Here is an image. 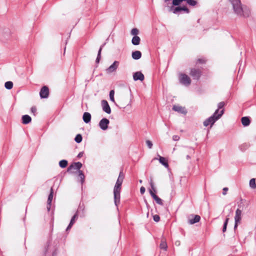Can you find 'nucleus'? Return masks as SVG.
<instances>
[{
  "instance_id": "12",
  "label": "nucleus",
  "mask_w": 256,
  "mask_h": 256,
  "mask_svg": "<svg viewBox=\"0 0 256 256\" xmlns=\"http://www.w3.org/2000/svg\"><path fill=\"white\" fill-rule=\"evenodd\" d=\"M101 103L102 110L106 113L110 114L111 113V109L108 102L106 100H102Z\"/></svg>"
},
{
  "instance_id": "28",
  "label": "nucleus",
  "mask_w": 256,
  "mask_h": 256,
  "mask_svg": "<svg viewBox=\"0 0 256 256\" xmlns=\"http://www.w3.org/2000/svg\"><path fill=\"white\" fill-rule=\"evenodd\" d=\"M5 88L8 90H10L12 88L13 83L10 81L6 82L4 84Z\"/></svg>"
},
{
  "instance_id": "34",
  "label": "nucleus",
  "mask_w": 256,
  "mask_h": 256,
  "mask_svg": "<svg viewBox=\"0 0 256 256\" xmlns=\"http://www.w3.org/2000/svg\"><path fill=\"white\" fill-rule=\"evenodd\" d=\"M79 176L81 180V182L82 184L84 180V176L82 170H78Z\"/></svg>"
},
{
  "instance_id": "31",
  "label": "nucleus",
  "mask_w": 256,
  "mask_h": 256,
  "mask_svg": "<svg viewBox=\"0 0 256 256\" xmlns=\"http://www.w3.org/2000/svg\"><path fill=\"white\" fill-rule=\"evenodd\" d=\"M59 165L62 168H64L68 165V162L66 160H62L59 162Z\"/></svg>"
},
{
  "instance_id": "18",
  "label": "nucleus",
  "mask_w": 256,
  "mask_h": 256,
  "mask_svg": "<svg viewBox=\"0 0 256 256\" xmlns=\"http://www.w3.org/2000/svg\"><path fill=\"white\" fill-rule=\"evenodd\" d=\"M82 118L84 121L88 124L90 121L91 115L89 112H85L83 114Z\"/></svg>"
},
{
  "instance_id": "33",
  "label": "nucleus",
  "mask_w": 256,
  "mask_h": 256,
  "mask_svg": "<svg viewBox=\"0 0 256 256\" xmlns=\"http://www.w3.org/2000/svg\"><path fill=\"white\" fill-rule=\"evenodd\" d=\"M138 30L136 28H134L131 30L130 34L134 36H137L138 34Z\"/></svg>"
},
{
  "instance_id": "47",
  "label": "nucleus",
  "mask_w": 256,
  "mask_h": 256,
  "mask_svg": "<svg viewBox=\"0 0 256 256\" xmlns=\"http://www.w3.org/2000/svg\"><path fill=\"white\" fill-rule=\"evenodd\" d=\"M186 158H187L188 160H189V159L190 158V156L188 155V156H186Z\"/></svg>"
},
{
  "instance_id": "17",
  "label": "nucleus",
  "mask_w": 256,
  "mask_h": 256,
  "mask_svg": "<svg viewBox=\"0 0 256 256\" xmlns=\"http://www.w3.org/2000/svg\"><path fill=\"white\" fill-rule=\"evenodd\" d=\"M181 10H184L186 12V13H188L189 10L186 6H178L175 8L173 10V12L174 14H178L179 12Z\"/></svg>"
},
{
  "instance_id": "15",
  "label": "nucleus",
  "mask_w": 256,
  "mask_h": 256,
  "mask_svg": "<svg viewBox=\"0 0 256 256\" xmlns=\"http://www.w3.org/2000/svg\"><path fill=\"white\" fill-rule=\"evenodd\" d=\"M172 109L174 111L178 112L182 114H185L186 113V111L185 108L180 106L174 105L173 106Z\"/></svg>"
},
{
  "instance_id": "8",
  "label": "nucleus",
  "mask_w": 256,
  "mask_h": 256,
  "mask_svg": "<svg viewBox=\"0 0 256 256\" xmlns=\"http://www.w3.org/2000/svg\"><path fill=\"white\" fill-rule=\"evenodd\" d=\"M109 123L110 121L108 119L106 118H103L100 120L98 125L102 130H105L108 129Z\"/></svg>"
},
{
  "instance_id": "32",
  "label": "nucleus",
  "mask_w": 256,
  "mask_h": 256,
  "mask_svg": "<svg viewBox=\"0 0 256 256\" xmlns=\"http://www.w3.org/2000/svg\"><path fill=\"white\" fill-rule=\"evenodd\" d=\"M74 140L77 143H80L82 141V135L80 134H77L75 138H74Z\"/></svg>"
},
{
  "instance_id": "30",
  "label": "nucleus",
  "mask_w": 256,
  "mask_h": 256,
  "mask_svg": "<svg viewBox=\"0 0 256 256\" xmlns=\"http://www.w3.org/2000/svg\"><path fill=\"white\" fill-rule=\"evenodd\" d=\"M250 186L252 188H256V180L254 178H252L250 181Z\"/></svg>"
},
{
  "instance_id": "21",
  "label": "nucleus",
  "mask_w": 256,
  "mask_h": 256,
  "mask_svg": "<svg viewBox=\"0 0 256 256\" xmlns=\"http://www.w3.org/2000/svg\"><path fill=\"white\" fill-rule=\"evenodd\" d=\"M32 120V118L28 115H24L22 116V122L24 124H28Z\"/></svg>"
},
{
  "instance_id": "9",
  "label": "nucleus",
  "mask_w": 256,
  "mask_h": 256,
  "mask_svg": "<svg viewBox=\"0 0 256 256\" xmlns=\"http://www.w3.org/2000/svg\"><path fill=\"white\" fill-rule=\"evenodd\" d=\"M119 65V62L118 61H114L113 64L110 66L106 70V72L108 74H110L114 72H115L118 66Z\"/></svg>"
},
{
  "instance_id": "22",
  "label": "nucleus",
  "mask_w": 256,
  "mask_h": 256,
  "mask_svg": "<svg viewBox=\"0 0 256 256\" xmlns=\"http://www.w3.org/2000/svg\"><path fill=\"white\" fill-rule=\"evenodd\" d=\"M82 164L80 162H76L70 166L68 170L70 168H74V170H80V169L82 168Z\"/></svg>"
},
{
  "instance_id": "27",
  "label": "nucleus",
  "mask_w": 256,
  "mask_h": 256,
  "mask_svg": "<svg viewBox=\"0 0 256 256\" xmlns=\"http://www.w3.org/2000/svg\"><path fill=\"white\" fill-rule=\"evenodd\" d=\"M160 247L161 249H163L165 250H167L168 246L165 240H162Z\"/></svg>"
},
{
  "instance_id": "20",
  "label": "nucleus",
  "mask_w": 256,
  "mask_h": 256,
  "mask_svg": "<svg viewBox=\"0 0 256 256\" xmlns=\"http://www.w3.org/2000/svg\"><path fill=\"white\" fill-rule=\"evenodd\" d=\"M132 58L134 60H138L142 56V54L140 51L136 50L132 52Z\"/></svg>"
},
{
  "instance_id": "4",
  "label": "nucleus",
  "mask_w": 256,
  "mask_h": 256,
  "mask_svg": "<svg viewBox=\"0 0 256 256\" xmlns=\"http://www.w3.org/2000/svg\"><path fill=\"white\" fill-rule=\"evenodd\" d=\"M121 190V186L115 185L114 190V203L116 206L120 202V192Z\"/></svg>"
},
{
  "instance_id": "40",
  "label": "nucleus",
  "mask_w": 256,
  "mask_h": 256,
  "mask_svg": "<svg viewBox=\"0 0 256 256\" xmlns=\"http://www.w3.org/2000/svg\"><path fill=\"white\" fill-rule=\"evenodd\" d=\"M31 112L34 114L35 115L36 114V106H32V108H31Z\"/></svg>"
},
{
  "instance_id": "45",
  "label": "nucleus",
  "mask_w": 256,
  "mask_h": 256,
  "mask_svg": "<svg viewBox=\"0 0 256 256\" xmlns=\"http://www.w3.org/2000/svg\"><path fill=\"white\" fill-rule=\"evenodd\" d=\"M82 155H83V152H80V153L78 154V158H80V157H82Z\"/></svg>"
},
{
  "instance_id": "36",
  "label": "nucleus",
  "mask_w": 256,
  "mask_h": 256,
  "mask_svg": "<svg viewBox=\"0 0 256 256\" xmlns=\"http://www.w3.org/2000/svg\"><path fill=\"white\" fill-rule=\"evenodd\" d=\"M228 220H229V218H227L226 219V220H225V222H224V224L223 228H222V232H225L226 231V226H227V225H228Z\"/></svg>"
},
{
  "instance_id": "29",
  "label": "nucleus",
  "mask_w": 256,
  "mask_h": 256,
  "mask_svg": "<svg viewBox=\"0 0 256 256\" xmlns=\"http://www.w3.org/2000/svg\"><path fill=\"white\" fill-rule=\"evenodd\" d=\"M114 90H111L110 92V100L116 104V102L114 100Z\"/></svg>"
},
{
  "instance_id": "5",
  "label": "nucleus",
  "mask_w": 256,
  "mask_h": 256,
  "mask_svg": "<svg viewBox=\"0 0 256 256\" xmlns=\"http://www.w3.org/2000/svg\"><path fill=\"white\" fill-rule=\"evenodd\" d=\"M150 186H151V188H152V190H150V193L151 195V196L153 198L156 200V202L157 204H160V205H163V202H162V200L161 198H158L156 194H154V192H152V190H154V192L156 191L155 190V188L154 187V183L153 182H152V180H151L150 182Z\"/></svg>"
},
{
  "instance_id": "14",
  "label": "nucleus",
  "mask_w": 256,
  "mask_h": 256,
  "mask_svg": "<svg viewBox=\"0 0 256 256\" xmlns=\"http://www.w3.org/2000/svg\"><path fill=\"white\" fill-rule=\"evenodd\" d=\"M53 194H54L53 189H52V188H51L50 192V194L48 196V199L47 209H48V211H49L50 208L52 201V200L53 198Z\"/></svg>"
},
{
  "instance_id": "46",
  "label": "nucleus",
  "mask_w": 256,
  "mask_h": 256,
  "mask_svg": "<svg viewBox=\"0 0 256 256\" xmlns=\"http://www.w3.org/2000/svg\"><path fill=\"white\" fill-rule=\"evenodd\" d=\"M198 62H204L205 60H202V59H198Z\"/></svg>"
},
{
  "instance_id": "49",
  "label": "nucleus",
  "mask_w": 256,
  "mask_h": 256,
  "mask_svg": "<svg viewBox=\"0 0 256 256\" xmlns=\"http://www.w3.org/2000/svg\"><path fill=\"white\" fill-rule=\"evenodd\" d=\"M169 0H164L165 2H168V1Z\"/></svg>"
},
{
  "instance_id": "44",
  "label": "nucleus",
  "mask_w": 256,
  "mask_h": 256,
  "mask_svg": "<svg viewBox=\"0 0 256 256\" xmlns=\"http://www.w3.org/2000/svg\"><path fill=\"white\" fill-rule=\"evenodd\" d=\"M175 245L176 246H180V240H176V242H175Z\"/></svg>"
},
{
  "instance_id": "24",
  "label": "nucleus",
  "mask_w": 256,
  "mask_h": 256,
  "mask_svg": "<svg viewBox=\"0 0 256 256\" xmlns=\"http://www.w3.org/2000/svg\"><path fill=\"white\" fill-rule=\"evenodd\" d=\"M78 218V214H76L72 218L70 223L66 228V230H68L72 226L73 224L74 223L76 220Z\"/></svg>"
},
{
  "instance_id": "10",
  "label": "nucleus",
  "mask_w": 256,
  "mask_h": 256,
  "mask_svg": "<svg viewBox=\"0 0 256 256\" xmlns=\"http://www.w3.org/2000/svg\"><path fill=\"white\" fill-rule=\"evenodd\" d=\"M190 74L194 79L198 80L201 76V72L198 69L192 68L191 70Z\"/></svg>"
},
{
  "instance_id": "25",
  "label": "nucleus",
  "mask_w": 256,
  "mask_h": 256,
  "mask_svg": "<svg viewBox=\"0 0 256 256\" xmlns=\"http://www.w3.org/2000/svg\"><path fill=\"white\" fill-rule=\"evenodd\" d=\"M140 38L138 36H134L132 40V42L134 45H138L140 43Z\"/></svg>"
},
{
  "instance_id": "1",
  "label": "nucleus",
  "mask_w": 256,
  "mask_h": 256,
  "mask_svg": "<svg viewBox=\"0 0 256 256\" xmlns=\"http://www.w3.org/2000/svg\"><path fill=\"white\" fill-rule=\"evenodd\" d=\"M232 6L234 13L238 16L248 18L251 14V10L246 6H242L240 0H228Z\"/></svg>"
},
{
  "instance_id": "48",
  "label": "nucleus",
  "mask_w": 256,
  "mask_h": 256,
  "mask_svg": "<svg viewBox=\"0 0 256 256\" xmlns=\"http://www.w3.org/2000/svg\"><path fill=\"white\" fill-rule=\"evenodd\" d=\"M140 182L142 183V180H140Z\"/></svg>"
},
{
  "instance_id": "19",
  "label": "nucleus",
  "mask_w": 256,
  "mask_h": 256,
  "mask_svg": "<svg viewBox=\"0 0 256 256\" xmlns=\"http://www.w3.org/2000/svg\"><path fill=\"white\" fill-rule=\"evenodd\" d=\"M159 156V162H160L166 168H168V160L166 159L165 158L158 156Z\"/></svg>"
},
{
  "instance_id": "39",
  "label": "nucleus",
  "mask_w": 256,
  "mask_h": 256,
  "mask_svg": "<svg viewBox=\"0 0 256 256\" xmlns=\"http://www.w3.org/2000/svg\"><path fill=\"white\" fill-rule=\"evenodd\" d=\"M153 219L156 222H159L160 218L159 216L156 214L153 216Z\"/></svg>"
},
{
  "instance_id": "35",
  "label": "nucleus",
  "mask_w": 256,
  "mask_h": 256,
  "mask_svg": "<svg viewBox=\"0 0 256 256\" xmlns=\"http://www.w3.org/2000/svg\"><path fill=\"white\" fill-rule=\"evenodd\" d=\"M104 46V45H103V46H102L100 48V50H98V56H97V58H96V62L97 63H98V62H100V54H101V51H102V46Z\"/></svg>"
},
{
  "instance_id": "23",
  "label": "nucleus",
  "mask_w": 256,
  "mask_h": 256,
  "mask_svg": "<svg viewBox=\"0 0 256 256\" xmlns=\"http://www.w3.org/2000/svg\"><path fill=\"white\" fill-rule=\"evenodd\" d=\"M124 178V175L122 172H120V173L118 178L116 182V185L121 186L122 182H123Z\"/></svg>"
},
{
  "instance_id": "11",
  "label": "nucleus",
  "mask_w": 256,
  "mask_h": 256,
  "mask_svg": "<svg viewBox=\"0 0 256 256\" xmlns=\"http://www.w3.org/2000/svg\"><path fill=\"white\" fill-rule=\"evenodd\" d=\"M49 94V90L47 86H43L40 92V95L42 98H47Z\"/></svg>"
},
{
  "instance_id": "13",
  "label": "nucleus",
  "mask_w": 256,
  "mask_h": 256,
  "mask_svg": "<svg viewBox=\"0 0 256 256\" xmlns=\"http://www.w3.org/2000/svg\"><path fill=\"white\" fill-rule=\"evenodd\" d=\"M133 78L135 81H142L144 78V76L140 72H137L133 74Z\"/></svg>"
},
{
  "instance_id": "38",
  "label": "nucleus",
  "mask_w": 256,
  "mask_h": 256,
  "mask_svg": "<svg viewBox=\"0 0 256 256\" xmlns=\"http://www.w3.org/2000/svg\"><path fill=\"white\" fill-rule=\"evenodd\" d=\"M146 144L149 148H152V142L151 141H150V140H147L146 141Z\"/></svg>"
},
{
  "instance_id": "2",
  "label": "nucleus",
  "mask_w": 256,
  "mask_h": 256,
  "mask_svg": "<svg viewBox=\"0 0 256 256\" xmlns=\"http://www.w3.org/2000/svg\"><path fill=\"white\" fill-rule=\"evenodd\" d=\"M224 110H222L218 114V110H216L214 114L210 118H206L203 122L204 126H210L211 128L216 121L219 120L224 114Z\"/></svg>"
},
{
  "instance_id": "37",
  "label": "nucleus",
  "mask_w": 256,
  "mask_h": 256,
  "mask_svg": "<svg viewBox=\"0 0 256 256\" xmlns=\"http://www.w3.org/2000/svg\"><path fill=\"white\" fill-rule=\"evenodd\" d=\"M224 106V102H220L218 104V114L220 112V110L222 109Z\"/></svg>"
},
{
  "instance_id": "7",
  "label": "nucleus",
  "mask_w": 256,
  "mask_h": 256,
  "mask_svg": "<svg viewBox=\"0 0 256 256\" xmlns=\"http://www.w3.org/2000/svg\"><path fill=\"white\" fill-rule=\"evenodd\" d=\"M242 214V210H240V209L238 208L236 210V215L234 216V221H235V224H234V229H236L237 228L238 224L240 222L241 220Z\"/></svg>"
},
{
  "instance_id": "41",
  "label": "nucleus",
  "mask_w": 256,
  "mask_h": 256,
  "mask_svg": "<svg viewBox=\"0 0 256 256\" xmlns=\"http://www.w3.org/2000/svg\"><path fill=\"white\" fill-rule=\"evenodd\" d=\"M172 140L174 141H178L180 140V136L177 135H174L172 136Z\"/></svg>"
},
{
  "instance_id": "3",
  "label": "nucleus",
  "mask_w": 256,
  "mask_h": 256,
  "mask_svg": "<svg viewBox=\"0 0 256 256\" xmlns=\"http://www.w3.org/2000/svg\"><path fill=\"white\" fill-rule=\"evenodd\" d=\"M130 104V101L124 95H120L118 98L116 104L120 108H124Z\"/></svg>"
},
{
  "instance_id": "26",
  "label": "nucleus",
  "mask_w": 256,
  "mask_h": 256,
  "mask_svg": "<svg viewBox=\"0 0 256 256\" xmlns=\"http://www.w3.org/2000/svg\"><path fill=\"white\" fill-rule=\"evenodd\" d=\"M242 123L244 126H248L250 123V119L248 117H242Z\"/></svg>"
},
{
  "instance_id": "43",
  "label": "nucleus",
  "mask_w": 256,
  "mask_h": 256,
  "mask_svg": "<svg viewBox=\"0 0 256 256\" xmlns=\"http://www.w3.org/2000/svg\"><path fill=\"white\" fill-rule=\"evenodd\" d=\"M228 190V188H223V192H222V194L224 195H226V192H227V191Z\"/></svg>"
},
{
  "instance_id": "6",
  "label": "nucleus",
  "mask_w": 256,
  "mask_h": 256,
  "mask_svg": "<svg viewBox=\"0 0 256 256\" xmlns=\"http://www.w3.org/2000/svg\"><path fill=\"white\" fill-rule=\"evenodd\" d=\"M179 78L180 83L185 86H189L191 82L190 77L186 74H180Z\"/></svg>"
},
{
  "instance_id": "16",
  "label": "nucleus",
  "mask_w": 256,
  "mask_h": 256,
  "mask_svg": "<svg viewBox=\"0 0 256 256\" xmlns=\"http://www.w3.org/2000/svg\"><path fill=\"white\" fill-rule=\"evenodd\" d=\"M192 216L194 217L193 218H188V222L190 224H192L200 220V217L198 215Z\"/></svg>"
},
{
  "instance_id": "42",
  "label": "nucleus",
  "mask_w": 256,
  "mask_h": 256,
  "mask_svg": "<svg viewBox=\"0 0 256 256\" xmlns=\"http://www.w3.org/2000/svg\"><path fill=\"white\" fill-rule=\"evenodd\" d=\"M145 188L144 186H142L140 188V192L142 194H144L145 192Z\"/></svg>"
}]
</instances>
